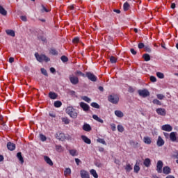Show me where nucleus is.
Segmentation results:
<instances>
[{
  "mask_svg": "<svg viewBox=\"0 0 178 178\" xmlns=\"http://www.w3.org/2000/svg\"><path fill=\"white\" fill-rule=\"evenodd\" d=\"M65 112L72 119H76L77 118V115H78L77 111H76V109H74V108H73V106L67 107V108L65 110Z\"/></svg>",
  "mask_w": 178,
  "mask_h": 178,
  "instance_id": "f257e3e1",
  "label": "nucleus"
},
{
  "mask_svg": "<svg viewBox=\"0 0 178 178\" xmlns=\"http://www.w3.org/2000/svg\"><path fill=\"white\" fill-rule=\"evenodd\" d=\"M35 57L38 62H49V60H51V59L48 58V56H45V54L39 55L38 53H35Z\"/></svg>",
  "mask_w": 178,
  "mask_h": 178,
  "instance_id": "f03ea898",
  "label": "nucleus"
},
{
  "mask_svg": "<svg viewBox=\"0 0 178 178\" xmlns=\"http://www.w3.org/2000/svg\"><path fill=\"white\" fill-rule=\"evenodd\" d=\"M108 101L114 105L119 104V96L118 95H110L108 96Z\"/></svg>",
  "mask_w": 178,
  "mask_h": 178,
  "instance_id": "7ed1b4c3",
  "label": "nucleus"
},
{
  "mask_svg": "<svg viewBox=\"0 0 178 178\" xmlns=\"http://www.w3.org/2000/svg\"><path fill=\"white\" fill-rule=\"evenodd\" d=\"M138 93L140 97H143V98H147V97H149V91L147 89L139 90H138Z\"/></svg>",
  "mask_w": 178,
  "mask_h": 178,
  "instance_id": "20e7f679",
  "label": "nucleus"
},
{
  "mask_svg": "<svg viewBox=\"0 0 178 178\" xmlns=\"http://www.w3.org/2000/svg\"><path fill=\"white\" fill-rule=\"evenodd\" d=\"M86 77H88V80H90V81L95 82L97 80H98V78L97 76H95L94 74L91 72H86Z\"/></svg>",
  "mask_w": 178,
  "mask_h": 178,
  "instance_id": "39448f33",
  "label": "nucleus"
},
{
  "mask_svg": "<svg viewBox=\"0 0 178 178\" xmlns=\"http://www.w3.org/2000/svg\"><path fill=\"white\" fill-rule=\"evenodd\" d=\"M163 162L161 160L157 161L156 170L157 173H162V170H163Z\"/></svg>",
  "mask_w": 178,
  "mask_h": 178,
  "instance_id": "423d86ee",
  "label": "nucleus"
},
{
  "mask_svg": "<svg viewBox=\"0 0 178 178\" xmlns=\"http://www.w3.org/2000/svg\"><path fill=\"white\" fill-rule=\"evenodd\" d=\"M69 79L71 83L73 84V86H76V84H79V77L75 76L74 75H70Z\"/></svg>",
  "mask_w": 178,
  "mask_h": 178,
  "instance_id": "0eeeda50",
  "label": "nucleus"
},
{
  "mask_svg": "<svg viewBox=\"0 0 178 178\" xmlns=\"http://www.w3.org/2000/svg\"><path fill=\"white\" fill-rule=\"evenodd\" d=\"M177 133L176 132H171L170 134V140L172 141V143H178V138H177L176 135Z\"/></svg>",
  "mask_w": 178,
  "mask_h": 178,
  "instance_id": "6e6552de",
  "label": "nucleus"
},
{
  "mask_svg": "<svg viewBox=\"0 0 178 178\" xmlns=\"http://www.w3.org/2000/svg\"><path fill=\"white\" fill-rule=\"evenodd\" d=\"M156 112L160 116H166V110L165 108H159L156 110Z\"/></svg>",
  "mask_w": 178,
  "mask_h": 178,
  "instance_id": "1a4fd4ad",
  "label": "nucleus"
},
{
  "mask_svg": "<svg viewBox=\"0 0 178 178\" xmlns=\"http://www.w3.org/2000/svg\"><path fill=\"white\" fill-rule=\"evenodd\" d=\"M79 105H80L81 108H83V111H84L85 112L90 111V106L88 104H87L86 103L81 102L79 104Z\"/></svg>",
  "mask_w": 178,
  "mask_h": 178,
  "instance_id": "9d476101",
  "label": "nucleus"
},
{
  "mask_svg": "<svg viewBox=\"0 0 178 178\" xmlns=\"http://www.w3.org/2000/svg\"><path fill=\"white\" fill-rule=\"evenodd\" d=\"M162 172L164 175H170V173H172V169L169 166H164L163 168Z\"/></svg>",
  "mask_w": 178,
  "mask_h": 178,
  "instance_id": "9b49d317",
  "label": "nucleus"
},
{
  "mask_svg": "<svg viewBox=\"0 0 178 178\" xmlns=\"http://www.w3.org/2000/svg\"><path fill=\"white\" fill-rule=\"evenodd\" d=\"M161 130H163V131H172L173 127L170 124H165L161 127Z\"/></svg>",
  "mask_w": 178,
  "mask_h": 178,
  "instance_id": "f8f14e48",
  "label": "nucleus"
},
{
  "mask_svg": "<svg viewBox=\"0 0 178 178\" xmlns=\"http://www.w3.org/2000/svg\"><path fill=\"white\" fill-rule=\"evenodd\" d=\"M7 148L9 151H15L16 149V145L12 142H8L7 143Z\"/></svg>",
  "mask_w": 178,
  "mask_h": 178,
  "instance_id": "ddd939ff",
  "label": "nucleus"
},
{
  "mask_svg": "<svg viewBox=\"0 0 178 178\" xmlns=\"http://www.w3.org/2000/svg\"><path fill=\"white\" fill-rule=\"evenodd\" d=\"M81 178H90V174L88 171L82 170L80 171Z\"/></svg>",
  "mask_w": 178,
  "mask_h": 178,
  "instance_id": "4468645a",
  "label": "nucleus"
},
{
  "mask_svg": "<svg viewBox=\"0 0 178 178\" xmlns=\"http://www.w3.org/2000/svg\"><path fill=\"white\" fill-rule=\"evenodd\" d=\"M44 160L47 163V165H49V166H54V162H52V160H51V158L48 156H44Z\"/></svg>",
  "mask_w": 178,
  "mask_h": 178,
  "instance_id": "2eb2a0df",
  "label": "nucleus"
},
{
  "mask_svg": "<svg viewBox=\"0 0 178 178\" xmlns=\"http://www.w3.org/2000/svg\"><path fill=\"white\" fill-rule=\"evenodd\" d=\"M156 144H157V147H162L163 145H165V140L162 139V137L159 136Z\"/></svg>",
  "mask_w": 178,
  "mask_h": 178,
  "instance_id": "dca6fc26",
  "label": "nucleus"
},
{
  "mask_svg": "<svg viewBox=\"0 0 178 178\" xmlns=\"http://www.w3.org/2000/svg\"><path fill=\"white\" fill-rule=\"evenodd\" d=\"M81 138H82L83 141L86 143V144H91V140L86 136L82 135Z\"/></svg>",
  "mask_w": 178,
  "mask_h": 178,
  "instance_id": "f3484780",
  "label": "nucleus"
},
{
  "mask_svg": "<svg viewBox=\"0 0 178 178\" xmlns=\"http://www.w3.org/2000/svg\"><path fill=\"white\" fill-rule=\"evenodd\" d=\"M82 129L84 131H91L92 130L91 126L89 124H84Z\"/></svg>",
  "mask_w": 178,
  "mask_h": 178,
  "instance_id": "a211bd4d",
  "label": "nucleus"
},
{
  "mask_svg": "<svg viewBox=\"0 0 178 178\" xmlns=\"http://www.w3.org/2000/svg\"><path fill=\"white\" fill-rule=\"evenodd\" d=\"M49 97L50 99H56L58 98V94L54 92H50L49 93Z\"/></svg>",
  "mask_w": 178,
  "mask_h": 178,
  "instance_id": "6ab92c4d",
  "label": "nucleus"
},
{
  "mask_svg": "<svg viewBox=\"0 0 178 178\" xmlns=\"http://www.w3.org/2000/svg\"><path fill=\"white\" fill-rule=\"evenodd\" d=\"M143 142L145 143V144L149 145L152 143V139L150 137L145 136L143 138Z\"/></svg>",
  "mask_w": 178,
  "mask_h": 178,
  "instance_id": "aec40b11",
  "label": "nucleus"
},
{
  "mask_svg": "<svg viewBox=\"0 0 178 178\" xmlns=\"http://www.w3.org/2000/svg\"><path fill=\"white\" fill-rule=\"evenodd\" d=\"M7 35H10V37H15L16 34L15 33V31L12 29H7L6 31Z\"/></svg>",
  "mask_w": 178,
  "mask_h": 178,
  "instance_id": "412c9836",
  "label": "nucleus"
},
{
  "mask_svg": "<svg viewBox=\"0 0 178 178\" xmlns=\"http://www.w3.org/2000/svg\"><path fill=\"white\" fill-rule=\"evenodd\" d=\"M143 165H145L146 168H149V166H151V159L148 158L145 159L143 161Z\"/></svg>",
  "mask_w": 178,
  "mask_h": 178,
  "instance_id": "4be33fe9",
  "label": "nucleus"
},
{
  "mask_svg": "<svg viewBox=\"0 0 178 178\" xmlns=\"http://www.w3.org/2000/svg\"><path fill=\"white\" fill-rule=\"evenodd\" d=\"M56 138L57 140H60L61 141H63L65 140V134L62 133H57L56 134Z\"/></svg>",
  "mask_w": 178,
  "mask_h": 178,
  "instance_id": "5701e85b",
  "label": "nucleus"
},
{
  "mask_svg": "<svg viewBox=\"0 0 178 178\" xmlns=\"http://www.w3.org/2000/svg\"><path fill=\"white\" fill-rule=\"evenodd\" d=\"M0 15H2V16H6L8 15V11L0 5Z\"/></svg>",
  "mask_w": 178,
  "mask_h": 178,
  "instance_id": "b1692460",
  "label": "nucleus"
},
{
  "mask_svg": "<svg viewBox=\"0 0 178 178\" xmlns=\"http://www.w3.org/2000/svg\"><path fill=\"white\" fill-rule=\"evenodd\" d=\"M115 116H117V118H123V116H124V114L123 113V112L119 110H116L115 111Z\"/></svg>",
  "mask_w": 178,
  "mask_h": 178,
  "instance_id": "393cba45",
  "label": "nucleus"
},
{
  "mask_svg": "<svg viewBox=\"0 0 178 178\" xmlns=\"http://www.w3.org/2000/svg\"><path fill=\"white\" fill-rule=\"evenodd\" d=\"M17 158L19 159L21 163H24V159H23V156L22 155V152H18L17 154Z\"/></svg>",
  "mask_w": 178,
  "mask_h": 178,
  "instance_id": "a878e982",
  "label": "nucleus"
},
{
  "mask_svg": "<svg viewBox=\"0 0 178 178\" xmlns=\"http://www.w3.org/2000/svg\"><path fill=\"white\" fill-rule=\"evenodd\" d=\"M90 173L92 176H93L94 178H98V173H97V171L94 169H91L90 170Z\"/></svg>",
  "mask_w": 178,
  "mask_h": 178,
  "instance_id": "bb28decb",
  "label": "nucleus"
},
{
  "mask_svg": "<svg viewBox=\"0 0 178 178\" xmlns=\"http://www.w3.org/2000/svg\"><path fill=\"white\" fill-rule=\"evenodd\" d=\"M143 58H144L145 62H149V60H151V56H149V54H143Z\"/></svg>",
  "mask_w": 178,
  "mask_h": 178,
  "instance_id": "cd10ccee",
  "label": "nucleus"
},
{
  "mask_svg": "<svg viewBox=\"0 0 178 178\" xmlns=\"http://www.w3.org/2000/svg\"><path fill=\"white\" fill-rule=\"evenodd\" d=\"M70 155H72V156H77L79 155V153L77 152V150L76 149H70L69 151Z\"/></svg>",
  "mask_w": 178,
  "mask_h": 178,
  "instance_id": "c85d7f7f",
  "label": "nucleus"
},
{
  "mask_svg": "<svg viewBox=\"0 0 178 178\" xmlns=\"http://www.w3.org/2000/svg\"><path fill=\"white\" fill-rule=\"evenodd\" d=\"M54 106L55 108H60V106H62V102L57 100L54 102Z\"/></svg>",
  "mask_w": 178,
  "mask_h": 178,
  "instance_id": "c756f323",
  "label": "nucleus"
},
{
  "mask_svg": "<svg viewBox=\"0 0 178 178\" xmlns=\"http://www.w3.org/2000/svg\"><path fill=\"white\" fill-rule=\"evenodd\" d=\"M134 170L135 173H138L140 172V165L138 163H136L134 165Z\"/></svg>",
  "mask_w": 178,
  "mask_h": 178,
  "instance_id": "7c9ffc66",
  "label": "nucleus"
},
{
  "mask_svg": "<svg viewBox=\"0 0 178 178\" xmlns=\"http://www.w3.org/2000/svg\"><path fill=\"white\" fill-rule=\"evenodd\" d=\"M129 8H130V4H129V3L127 2H125L123 5V9L124 12H127V10H129Z\"/></svg>",
  "mask_w": 178,
  "mask_h": 178,
  "instance_id": "2f4dec72",
  "label": "nucleus"
},
{
  "mask_svg": "<svg viewBox=\"0 0 178 178\" xmlns=\"http://www.w3.org/2000/svg\"><path fill=\"white\" fill-rule=\"evenodd\" d=\"M81 99H83V101H85L86 102H88V104H90L91 102V99L87 96H83L81 97Z\"/></svg>",
  "mask_w": 178,
  "mask_h": 178,
  "instance_id": "473e14b6",
  "label": "nucleus"
},
{
  "mask_svg": "<svg viewBox=\"0 0 178 178\" xmlns=\"http://www.w3.org/2000/svg\"><path fill=\"white\" fill-rule=\"evenodd\" d=\"M90 106H92V108H95V109H99L100 108L99 104H98L97 102L91 103Z\"/></svg>",
  "mask_w": 178,
  "mask_h": 178,
  "instance_id": "72a5a7b5",
  "label": "nucleus"
},
{
  "mask_svg": "<svg viewBox=\"0 0 178 178\" xmlns=\"http://www.w3.org/2000/svg\"><path fill=\"white\" fill-rule=\"evenodd\" d=\"M152 104H154V105H159L160 106L162 105V102L156 99H153Z\"/></svg>",
  "mask_w": 178,
  "mask_h": 178,
  "instance_id": "f704fd0d",
  "label": "nucleus"
},
{
  "mask_svg": "<svg viewBox=\"0 0 178 178\" xmlns=\"http://www.w3.org/2000/svg\"><path fill=\"white\" fill-rule=\"evenodd\" d=\"M61 120L63 122V123H65V124H69V123H70V120H69L67 118H63Z\"/></svg>",
  "mask_w": 178,
  "mask_h": 178,
  "instance_id": "c9c22d12",
  "label": "nucleus"
},
{
  "mask_svg": "<svg viewBox=\"0 0 178 178\" xmlns=\"http://www.w3.org/2000/svg\"><path fill=\"white\" fill-rule=\"evenodd\" d=\"M72 173V170L70 168H66L64 171L65 176H67Z\"/></svg>",
  "mask_w": 178,
  "mask_h": 178,
  "instance_id": "e433bc0d",
  "label": "nucleus"
},
{
  "mask_svg": "<svg viewBox=\"0 0 178 178\" xmlns=\"http://www.w3.org/2000/svg\"><path fill=\"white\" fill-rule=\"evenodd\" d=\"M117 129L120 133H123V131H124V128L122 125H118Z\"/></svg>",
  "mask_w": 178,
  "mask_h": 178,
  "instance_id": "4c0bfd02",
  "label": "nucleus"
},
{
  "mask_svg": "<svg viewBox=\"0 0 178 178\" xmlns=\"http://www.w3.org/2000/svg\"><path fill=\"white\" fill-rule=\"evenodd\" d=\"M110 62H111V63H116V62H118V59H116V58H115V56H111L110 57Z\"/></svg>",
  "mask_w": 178,
  "mask_h": 178,
  "instance_id": "58836bf2",
  "label": "nucleus"
},
{
  "mask_svg": "<svg viewBox=\"0 0 178 178\" xmlns=\"http://www.w3.org/2000/svg\"><path fill=\"white\" fill-rule=\"evenodd\" d=\"M97 143H99L100 144H103V145H106V142H105L104 139L102 138H98L97 140Z\"/></svg>",
  "mask_w": 178,
  "mask_h": 178,
  "instance_id": "ea45409f",
  "label": "nucleus"
},
{
  "mask_svg": "<svg viewBox=\"0 0 178 178\" xmlns=\"http://www.w3.org/2000/svg\"><path fill=\"white\" fill-rule=\"evenodd\" d=\"M79 41H80V38L79 37H75L72 40L73 44H79Z\"/></svg>",
  "mask_w": 178,
  "mask_h": 178,
  "instance_id": "a19ab883",
  "label": "nucleus"
},
{
  "mask_svg": "<svg viewBox=\"0 0 178 178\" xmlns=\"http://www.w3.org/2000/svg\"><path fill=\"white\" fill-rule=\"evenodd\" d=\"M51 55H58V51L55 49H51L49 51Z\"/></svg>",
  "mask_w": 178,
  "mask_h": 178,
  "instance_id": "79ce46f5",
  "label": "nucleus"
},
{
  "mask_svg": "<svg viewBox=\"0 0 178 178\" xmlns=\"http://www.w3.org/2000/svg\"><path fill=\"white\" fill-rule=\"evenodd\" d=\"M75 74L78 75V76H81V77H86V74L83 72H81V71H76L75 72Z\"/></svg>",
  "mask_w": 178,
  "mask_h": 178,
  "instance_id": "37998d69",
  "label": "nucleus"
},
{
  "mask_svg": "<svg viewBox=\"0 0 178 178\" xmlns=\"http://www.w3.org/2000/svg\"><path fill=\"white\" fill-rule=\"evenodd\" d=\"M40 72L42 74H44V76H48V72H47V70H45L44 68H41Z\"/></svg>",
  "mask_w": 178,
  "mask_h": 178,
  "instance_id": "c03bdc74",
  "label": "nucleus"
},
{
  "mask_svg": "<svg viewBox=\"0 0 178 178\" xmlns=\"http://www.w3.org/2000/svg\"><path fill=\"white\" fill-rule=\"evenodd\" d=\"M125 170H127V172H130L131 170H133V168H131V165L130 164L127 165V166L125 167Z\"/></svg>",
  "mask_w": 178,
  "mask_h": 178,
  "instance_id": "a18cd8bd",
  "label": "nucleus"
},
{
  "mask_svg": "<svg viewBox=\"0 0 178 178\" xmlns=\"http://www.w3.org/2000/svg\"><path fill=\"white\" fill-rule=\"evenodd\" d=\"M62 62H67L69 60V58L66 56H62L60 58Z\"/></svg>",
  "mask_w": 178,
  "mask_h": 178,
  "instance_id": "49530a36",
  "label": "nucleus"
},
{
  "mask_svg": "<svg viewBox=\"0 0 178 178\" xmlns=\"http://www.w3.org/2000/svg\"><path fill=\"white\" fill-rule=\"evenodd\" d=\"M40 138L41 141H47V136H45L44 134H40Z\"/></svg>",
  "mask_w": 178,
  "mask_h": 178,
  "instance_id": "de8ad7c7",
  "label": "nucleus"
},
{
  "mask_svg": "<svg viewBox=\"0 0 178 178\" xmlns=\"http://www.w3.org/2000/svg\"><path fill=\"white\" fill-rule=\"evenodd\" d=\"M156 76L159 77V79H163V77H165L163 73L162 72H156Z\"/></svg>",
  "mask_w": 178,
  "mask_h": 178,
  "instance_id": "09e8293b",
  "label": "nucleus"
},
{
  "mask_svg": "<svg viewBox=\"0 0 178 178\" xmlns=\"http://www.w3.org/2000/svg\"><path fill=\"white\" fill-rule=\"evenodd\" d=\"M144 49L146 52H148L149 54L151 53V47L149 46H145Z\"/></svg>",
  "mask_w": 178,
  "mask_h": 178,
  "instance_id": "8fccbe9b",
  "label": "nucleus"
},
{
  "mask_svg": "<svg viewBox=\"0 0 178 178\" xmlns=\"http://www.w3.org/2000/svg\"><path fill=\"white\" fill-rule=\"evenodd\" d=\"M156 97L158 98V99H163L165 98V95H162V94H158L156 95Z\"/></svg>",
  "mask_w": 178,
  "mask_h": 178,
  "instance_id": "3c124183",
  "label": "nucleus"
},
{
  "mask_svg": "<svg viewBox=\"0 0 178 178\" xmlns=\"http://www.w3.org/2000/svg\"><path fill=\"white\" fill-rule=\"evenodd\" d=\"M42 9L41 10L42 13H44V12H46L47 13H48V12H49V10H48V9H47V8L44 6V5H42Z\"/></svg>",
  "mask_w": 178,
  "mask_h": 178,
  "instance_id": "603ef678",
  "label": "nucleus"
},
{
  "mask_svg": "<svg viewBox=\"0 0 178 178\" xmlns=\"http://www.w3.org/2000/svg\"><path fill=\"white\" fill-rule=\"evenodd\" d=\"M38 40H40L43 42H45L47 41V38L44 36H38Z\"/></svg>",
  "mask_w": 178,
  "mask_h": 178,
  "instance_id": "864d4df0",
  "label": "nucleus"
},
{
  "mask_svg": "<svg viewBox=\"0 0 178 178\" xmlns=\"http://www.w3.org/2000/svg\"><path fill=\"white\" fill-rule=\"evenodd\" d=\"M145 45H144V43H139L138 44V48H139V49H143V48H145Z\"/></svg>",
  "mask_w": 178,
  "mask_h": 178,
  "instance_id": "5fc2aeb1",
  "label": "nucleus"
},
{
  "mask_svg": "<svg viewBox=\"0 0 178 178\" xmlns=\"http://www.w3.org/2000/svg\"><path fill=\"white\" fill-rule=\"evenodd\" d=\"M150 81H152V83H155L156 81V77L154 76H150Z\"/></svg>",
  "mask_w": 178,
  "mask_h": 178,
  "instance_id": "6e6d98bb",
  "label": "nucleus"
},
{
  "mask_svg": "<svg viewBox=\"0 0 178 178\" xmlns=\"http://www.w3.org/2000/svg\"><path fill=\"white\" fill-rule=\"evenodd\" d=\"M111 130L113 131H116V125L115 124H111Z\"/></svg>",
  "mask_w": 178,
  "mask_h": 178,
  "instance_id": "4d7b16f0",
  "label": "nucleus"
},
{
  "mask_svg": "<svg viewBox=\"0 0 178 178\" xmlns=\"http://www.w3.org/2000/svg\"><path fill=\"white\" fill-rule=\"evenodd\" d=\"M130 51L132 55H137V51L134 49H131Z\"/></svg>",
  "mask_w": 178,
  "mask_h": 178,
  "instance_id": "13d9d810",
  "label": "nucleus"
},
{
  "mask_svg": "<svg viewBox=\"0 0 178 178\" xmlns=\"http://www.w3.org/2000/svg\"><path fill=\"white\" fill-rule=\"evenodd\" d=\"M75 162L77 165H80V163H81V161L79 159H75Z\"/></svg>",
  "mask_w": 178,
  "mask_h": 178,
  "instance_id": "bf43d9fd",
  "label": "nucleus"
},
{
  "mask_svg": "<svg viewBox=\"0 0 178 178\" xmlns=\"http://www.w3.org/2000/svg\"><path fill=\"white\" fill-rule=\"evenodd\" d=\"M172 158L178 159V152H175V154L172 155Z\"/></svg>",
  "mask_w": 178,
  "mask_h": 178,
  "instance_id": "052dcab7",
  "label": "nucleus"
},
{
  "mask_svg": "<svg viewBox=\"0 0 178 178\" xmlns=\"http://www.w3.org/2000/svg\"><path fill=\"white\" fill-rule=\"evenodd\" d=\"M21 20L22 22H27V17L26 16H21Z\"/></svg>",
  "mask_w": 178,
  "mask_h": 178,
  "instance_id": "680f3d73",
  "label": "nucleus"
},
{
  "mask_svg": "<svg viewBox=\"0 0 178 178\" xmlns=\"http://www.w3.org/2000/svg\"><path fill=\"white\" fill-rule=\"evenodd\" d=\"M99 118V117H98V115H92V119H94L96 121H97Z\"/></svg>",
  "mask_w": 178,
  "mask_h": 178,
  "instance_id": "e2e57ef3",
  "label": "nucleus"
},
{
  "mask_svg": "<svg viewBox=\"0 0 178 178\" xmlns=\"http://www.w3.org/2000/svg\"><path fill=\"white\" fill-rule=\"evenodd\" d=\"M49 115L51 117V118H56V115L54 113H49Z\"/></svg>",
  "mask_w": 178,
  "mask_h": 178,
  "instance_id": "0e129e2a",
  "label": "nucleus"
},
{
  "mask_svg": "<svg viewBox=\"0 0 178 178\" xmlns=\"http://www.w3.org/2000/svg\"><path fill=\"white\" fill-rule=\"evenodd\" d=\"M50 72L51 73H55V72H56V70H55V68L54 67H50Z\"/></svg>",
  "mask_w": 178,
  "mask_h": 178,
  "instance_id": "69168bd1",
  "label": "nucleus"
},
{
  "mask_svg": "<svg viewBox=\"0 0 178 178\" xmlns=\"http://www.w3.org/2000/svg\"><path fill=\"white\" fill-rule=\"evenodd\" d=\"M56 149L59 151L60 149H62V146L61 145H56Z\"/></svg>",
  "mask_w": 178,
  "mask_h": 178,
  "instance_id": "338daca9",
  "label": "nucleus"
},
{
  "mask_svg": "<svg viewBox=\"0 0 178 178\" xmlns=\"http://www.w3.org/2000/svg\"><path fill=\"white\" fill-rule=\"evenodd\" d=\"M97 122H99V123H104V120L101 119L100 118H99L97 120Z\"/></svg>",
  "mask_w": 178,
  "mask_h": 178,
  "instance_id": "774afa93",
  "label": "nucleus"
}]
</instances>
